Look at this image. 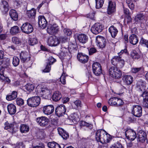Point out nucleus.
<instances>
[{"instance_id":"1","label":"nucleus","mask_w":148,"mask_h":148,"mask_svg":"<svg viewBox=\"0 0 148 148\" xmlns=\"http://www.w3.org/2000/svg\"><path fill=\"white\" fill-rule=\"evenodd\" d=\"M95 138L98 142L106 144L112 140L111 136L103 130H98L96 132Z\"/></svg>"},{"instance_id":"2","label":"nucleus","mask_w":148,"mask_h":148,"mask_svg":"<svg viewBox=\"0 0 148 148\" xmlns=\"http://www.w3.org/2000/svg\"><path fill=\"white\" fill-rule=\"evenodd\" d=\"M40 99L39 96H33L29 98L27 100V104L31 107H36L40 103Z\"/></svg>"},{"instance_id":"3","label":"nucleus","mask_w":148,"mask_h":148,"mask_svg":"<svg viewBox=\"0 0 148 148\" xmlns=\"http://www.w3.org/2000/svg\"><path fill=\"white\" fill-rule=\"evenodd\" d=\"M109 74L110 76L119 79L122 76V72L116 67L112 66L109 69Z\"/></svg>"},{"instance_id":"4","label":"nucleus","mask_w":148,"mask_h":148,"mask_svg":"<svg viewBox=\"0 0 148 148\" xmlns=\"http://www.w3.org/2000/svg\"><path fill=\"white\" fill-rule=\"evenodd\" d=\"M108 103L111 106H119L122 105L124 103L123 101L120 98L114 97L110 99L108 101Z\"/></svg>"},{"instance_id":"5","label":"nucleus","mask_w":148,"mask_h":148,"mask_svg":"<svg viewBox=\"0 0 148 148\" xmlns=\"http://www.w3.org/2000/svg\"><path fill=\"white\" fill-rule=\"evenodd\" d=\"M21 29L22 32L27 34L31 33L33 31L32 26L28 23H25L23 24Z\"/></svg>"},{"instance_id":"6","label":"nucleus","mask_w":148,"mask_h":148,"mask_svg":"<svg viewBox=\"0 0 148 148\" xmlns=\"http://www.w3.org/2000/svg\"><path fill=\"white\" fill-rule=\"evenodd\" d=\"M49 121V119L44 116L38 117L36 119V121L38 124L42 127L46 126L48 124Z\"/></svg>"},{"instance_id":"7","label":"nucleus","mask_w":148,"mask_h":148,"mask_svg":"<svg viewBox=\"0 0 148 148\" xmlns=\"http://www.w3.org/2000/svg\"><path fill=\"white\" fill-rule=\"evenodd\" d=\"M125 134L127 138L131 140H134L136 137V132L132 129H127L125 131Z\"/></svg>"},{"instance_id":"8","label":"nucleus","mask_w":148,"mask_h":148,"mask_svg":"<svg viewBox=\"0 0 148 148\" xmlns=\"http://www.w3.org/2000/svg\"><path fill=\"white\" fill-rule=\"evenodd\" d=\"M92 68L93 73L96 75L99 76L102 73L101 66L99 63H94L92 65Z\"/></svg>"},{"instance_id":"9","label":"nucleus","mask_w":148,"mask_h":148,"mask_svg":"<svg viewBox=\"0 0 148 148\" xmlns=\"http://www.w3.org/2000/svg\"><path fill=\"white\" fill-rule=\"evenodd\" d=\"M142 107L139 105L133 106L132 113L136 117H140L142 115Z\"/></svg>"},{"instance_id":"10","label":"nucleus","mask_w":148,"mask_h":148,"mask_svg":"<svg viewBox=\"0 0 148 148\" xmlns=\"http://www.w3.org/2000/svg\"><path fill=\"white\" fill-rule=\"evenodd\" d=\"M47 42L50 46H55L60 44V41L59 38L56 37L51 36L48 39Z\"/></svg>"},{"instance_id":"11","label":"nucleus","mask_w":148,"mask_h":148,"mask_svg":"<svg viewBox=\"0 0 148 148\" xmlns=\"http://www.w3.org/2000/svg\"><path fill=\"white\" fill-rule=\"evenodd\" d=\"M102 29V26L99 23H96L91 28V31L93 34H97L101 32Z\"/></svg>"},{"instance_id":"12","label":"nucleus","mask_w":148,"mask_h":148,"mask_svg":"<svg viewBox=\"0 0 148 148\" xmlns=\"http://www.w3.org/2000/svg\"><path fill=\"white\" fill-rule=\"evenodd\" d=\"M96 42L98 47L100 48H103L106 46V39L102 36H98L96 38Z\"/></svg>"},{"instance_id":"13","label":"nucleus","mask_w":148,"mask_h":148,"mask_svg":"<svg viewBox=\"0 0 148 148\" xmlns=\"http://www.w3.org/2000/svg\"><path fill=\"white\" fill-rule=\"evenodd\" d=\"M66 111L65 106L61 105L58 106L55 109L56 114L58 116L63 115Z\"/></svg>"},{"instance_id":"14","label":"nucleus","mask_w":148,"mask_h":148,"mask_svg":"<svg viewBox=\"0 0 148 148\" xmlns=\"http://www.w3.org/2000/svg\"><path fill=\"white\" fill-rule=\"evenodd\" d=\"M61 49V51L60 54V56L61 58H64L65 57H67V56H68L69 57H70L71 52L67 47H62Z\"/></svg>"},{"instance_id":"15","label":"nucleus","mask_w":148,"mask_h":148,"mask_svg":"<svg viewBox=\"0 0 148 148\" xmlns=\"http://www.w3.org/2000/svg\"><path fill=\"white\" fill-rule=\"evenodd\" d=\"M79 117L77 114L76 113H74L71 114L69 119H67L68 122H69L70 125H73V123H77L79 121Z\"/></svg>"},{"instance_id":"16","label":"nucleus","mask_w":148,"mask_h":148,"mask_svg":"<svg viewBox=\"0 0 148 148\" xmlns=\"http://www.w3.org/2000/svg\"><path fill=\"white\" fill-rule=\"evenodd\" d=\"M20 56L21 61L23 62H27L30 60V57L26 51H22L20 53Z\"/></svg>"},{"instance_id":"17","label":"nucleus","mask_w":148,"mask_h":148,"mask_svg":"<svg viewBox=\"0 0 148 148\" xmlns=\"http://www.w3.org/2000/svg\"><path fill=\"white\" fill-rule=\"evenodd\" d=\"M116 4L115 2L109 1L108 3L107 13L109 14H111L114 12L115 10Z\"/></svg>"},{"instance_id":"18","label":"nucleus","mask_w":148,"mask_h":148,"mask_svg":"<svg viewBox=\"0 0 148 148\" xmlns=\"http://www.w3.org/2000/svg\"><path fill=\"white\" fill-rule=\"evenodd\" d=\"M38 23L40 27L45 28L47 25V22L44 16H39L38 17Z\"/></svg>"},{"instance_id":"19","label":"nucleus","mask_w":148,"mask_h":148,"mask_svg":"<svg viewBox=\"0 0 148 148\" xmlns=\"http://www.w3.org/2000/svg\"><path fill=\"white\" fill-rule=\"evenodd\" d=\"M54 110V107L53 105H48L43 107V111L45 114L48 115L52 114Z\"/></svg>"},{"instance_id":"20","label":"nucleus","mask_w":148,"mask_h":148,"mask_svg":"<svg viewBox=\"0 0 148 148\" xmlns=\"http://www.w3.org/2000/svg\"><path fill=\"white\" fill-rule=\"evenodd\" d=\"M137 140L142 143L144 142L147 138L146 133L143 131H140L137 135Z\"/></svg>"},{"instance_id":"21","label":"nucleus","mask_w":148,"mask_h":148,"mask_svg":"<svg viewBox=\"0 0 148 148\" xmlns=\"http://www.w3.org/2000/svg\"><path fill=\"white\" fill-rule=\"evenodd\" d=\"M77 58L81 62L85 63L88 62V57L84 54L80 53L78 54Z\"/></svg>"},{"instance_id":"22","label":"nucleus","mask_w":148,"mask_h":148,"mask_svg":"<svg viewBox=\"0 0 148 148\" xmlns=\"http://www.w3.org/2000/svg\"><path fill=\"white\" fill-rule=\"evenodd\" d=\"M4 125V128L5 129L8 130L9 132L12 133H13L16 132V130L14 127V124L9 123L7 121L5 123Z\"/></svg>"},{"instance_id":"23","label":"nucleus","mask_w":148,"mask_h":148,"mask_svg":"<svg viewBox=\"0 0 148 148\" xmlns=\"http://www.w3.org/2000/svg\"><path fill=\"white\" fill-rule=\"evenodd\" d=\"M133 78L130 75H124L123 78V81L124 84L126 85H130L133 81Z\"/></svg>"},{"instance_id":"24","label":"nucleus","mask_w":148,"mask_h":148,"mask_svg":"<svg viewBox=\"0 0 148 148\" xmlns=\"http://www.w3.org/2000/svg\"><path fill=\"white\" fill-rule=\"evenodd\" d=\"M57 130L59 134L63 139L66 140L69 137V134L63 129L61 127H58Z\"/></svg>"},{"instance_id":"25","label":"nucleus","mask_w":148,"mask_h":148,"mask_svg":"<svg viewBox=\"0 0 148 148\" xmlns=\"http://www.w3.org/2000/svg\"><path fill=\"white\" fill-rule=\"evenodd\" d=\"M41 94L45 99H48L50 96L51 93L50 90L47 88H42L41 90Z\"/></svg>"},{"instance_id":"26","label":"nucleus","mask_w":148,"mask_h":148,"mask_svg":"<svg viewBox=\"0 0 148 148\" xmlns=\"http://www.w3.org/2000/svg\"><path fill=\"white\" fill-rule=\"evenodd\" d=\"M9 15L12 19L14 21H17L18 18V14L16 10L12 9L10 10Z\"/></svg>"},{"instance_id":"27","label":"nucleus","mask_w":148,"mask_h":148,"mask_svg":"<svg viewBox=\"0 0 148 148\" xmlns=\"http://www.w3.org/2000/svg\"><path fill=\"white\" fill-rule=\"evenodd\" d=\"M137 36L134 34L131 35L129 37V42L130 43L133 45H136L138 42Z\"/></svg>"},{"instance_id":"28","label":"nucleus","mask_w":148,"mask_h":148,"mask_svg":"<svg viewBox=\"0 0 148 148\" xmlns=\"http://www.w3.org/2000/svg\"><path fill=\"white\" fill-rule=\"evenodd\" d=\"M79 42L82 43H85L88 41V37L85 34H81L77 36Z\"/></svg>"},{"instance_id":"29","label":"nucleus","mask_w":148,"mask_h":148,"mask_svg":"<svg viewBox=\"0 0 148 148\" xmlns=\"http://www.w3.org/2000/svg\"><path fill=\"white\" fill-rule=\"evenodd\" d=\"M7 109L9 113L10 114H14L16 112V108L13 104H10L8 105Z\"/></svg>"},{"instance_id":"30","label":"nucleus","mask_w":148,"mask_h":148,"mask_svg":"<svg viewBox=\"0 0 148 148\" xmlns=\"http://www.w3.org/2000/svg\"><path fill=\"white\" fill-rule=\"evenodd\" d=\"M58 30V26L56 25H53L48 27L47 29V31L48 33H51L53 34L56 33Z\"/></svg>"},{"instance_id":"31","label":"nucleus","mask_w":148,"mask_h":148,"mask_svg":"<svg viewBox=\"0 0 148 148\" xmlns=\"http://www.w3.org/2000/svg\"><path fill=\"white\" fill-rule=\"evenodd\" d=\"M9 5L8 2L5 1H2V3L0 6V8L1 10L4 12H7L8 10Z\"/></svg>"},{"instance_id":"32","label":"nucleus","mask_w":148,"mask_h":148,"mask_svg":"<svg viewBox=\"0 0 148 148\" xmlns=\"http://www.w3.org/2000/svg\"><path fill=\"white\" fill-rule=\"evenodd\" d=\"M108 30L113 38L115 37L118 32L116 28L113 25L111 26L109 28Z\"/></svg>"},{"instance_id":"33","label":"nucleus","mask_w":148,"mask_h":148,"mask_svg":"<svg viewBox=\"0 0 148 148\" xmlns=\"http://www.w3.org/2000/svg\"><path fill=\"white\" fill-rule=\"evenodd\" d=\"M62 96L60 92L58 91L55 92L52 96V99L53 101H57L59 100L62 98Z\"/></svg>"},{"instance_id":"34","label":"nucleus","mask_w":148,"mask_h":148,"mask_svg":"<svg viewBox=\"0 0 148 148\" xmlns=\"http://www.w3.org/2000/svg\"><path fill=\"white\" fill-rule=\"evenodd\" d=\"M4 69L3 68H2L1 69H0V79L8 83L10 82V80L8 77L4 76Z\"/></svg>"},{"instance_id":"35","label":"nucleus","mask_w":148,"mask_h":148,"mask_svg":"<svg viewBox=\"0 0 148 148\" xmlns=\"http://www.w3.org/2000/svg\"><path fill=\"white\" fill-rule=\"evenodd\" d=\"M146 89V88L144 86H142L140 88V90L141 91H143V93L141 95V96L143 97V101L148 99V92L144 91Z\"/></svg>"},{"instance_id":"36","label":"nucleus","mask_w":148,"mask_h":148,"mask_svg":"<svg viewBox=\"0 0 148 148\" xmlns=\"http://www.w3.org/2000/svg\"><path fill=\"white\" fill-rule=\"evenodd\" d=\"M17 93L16 92L14 91L11 94L7 95L6 99L8 101H11L15 99L17 97Z\"/></svg>"},{"instance_id":"37","label":"nucleus","mask_w":148,"mask_h":148,"mask_svg":"<svg viewBox=\"0 0 148 148\" xmlns=\"http://www.w3.org/2000/svg\"><path fill=\"white\" fill-rule=\"evenodd\" d=\"M20 130L21 133H26L29 131V128L28 125L23 124L20 126Z\"/></svg>"},{"instance_id":"38","label":"nucleus","mask_w":148,"mask_h":148,"mask_svg":"<svg viewBox=\"0 0 148 148\" xmlns=\"http://www.w3.org/2000/svg\"><path fill=\"white\" fill-rule=\"evenodd\" d=\"M1 62L2 66L1 67L0 69L3 68L4 71L5 68H6L10 65V60L8 58H4Z\"/></svg>"},{"instance_id":"39","label":"nucleus","mask_w":148,"mask_h":148,"mask_svg":"<svg viewBox=\"0 0 148 148\" xmlns=\"http://www.w3.org/2000/svg\"><path fill=\"white\" fill-rule=\"evenodd\" d=\"M130 56L134 60H138L140 57V54L135 50H133L131 52Z\"/></svg>"},{"instance_id":"40","label":"nucleus","mask_w":148,"mask_h":148,"mask_svg":"<svg viewBox=\"0 0 148 148\" xmlns=\"http://www.w3.org/2000/svg\"><path fill=\"white\" fill-rule=\"evenodd\" d=\"M135 0H126V2L128 5L129 8L132 10L134 9Z\"/></svg>"},{"instance_id":"41","label":"nucleus","mask_w":148,"mask_h":148,"mask_svg":"<svg viewBox=\"0 0 148 148\" xmlns=\"http://www.w3.org/2000/svg\"><path fill=\"white\" fill-rule=\"evenodd\" d=\"M20 31L19 27L15 26L12 27L10 30V33L12 34H16L18 33Z\"/></svg>"},{"instance_id":"42","label":"nucleus","mask_w":148,"mask_h":148,"mask_svg":"<svg viewBox=\"0 0 148 148\" xmlns=\"http://www.w3.org/2000/svg\"><path fill=\"white\" fill-rule=\"evenodd\" d=\"M144 18V15L142 14H138L136 15L134 18L136 22L140 23Z\"/></svg>"},{"instance_id":"43","label":"nucleus","mask_w":148,"mask_h":148,"mask_svg":"<svg viewBox=\"0 0 148 148\" xmlns=\"http://www.w3.org/2000/svg\"><path fill=\"white\" fill-rule=\"evenodd\" d=\"M36 11L34 8L27 11V14L29 18L33 17L35 16L36 14Z\"/></svg>"},{"instance_id":"44","label":"nucleus","mask_w":148,"mask_h":148,"mask_svg":"<svg viewBox=\"0 0 148 148\" xmlns=\"http://www.w3.org/2000/svg\"><path fill=\"white\" fill-rule=\"evenodd\" d=\"M119 56H115L111 60V63L115 66L116 67L118 64V61L119 60Z\"/></svg>"},{"instance_id":"45","label":"nucleus","mask_w":148,"mask_h":148,"mask_svg":"<svg viewBox=\"0 0 148 148\" xmlns=\"http://www.w3.org/2000/svg\"><path fill=\"white\" fill-rule=\"evenodd\" d=\"M35 88L34 85L32 84H28L25 86L26 89L29 92L32 91Z\"/></svg>"},{"instance_id":"46","label":"nucleus","mask_w":148,"mask_h":148,"mask_svg":"<svg viewBox=\"0 0 148 148\" xmlns=\"http://www.w3.org/2000/svg\"><path fill=\"white\" fill-rule=\"evenodd\" d=\"M80 125L81 127H89L90 128H92V125L90 123H87L86 121H81L80 123Z\"/></svg>"},{"instance_id":"47","label":"nucleus","mask_w":148,"mask_h":148,"mask_svg":"<svg viewBox=\"0 0 148 148\" xmlns=\"http://www.w3.org/2000/svg\"><path fill=\"white\" fill-rule=\"evenodd\" d=\"M95 1L96 8L99 9L102 6L104 3V0H95Z\"/></svg>"},{"instance_id":"48","label":"nucleus","mask_w":148,"mask_h":148,"mask_svg":"<svg viewBox=\"0 0 148 148\" xmlns=\"http://www.w3.org/2000/svg\"><path fill=\"white\" fill-rule=\"evenodd\" d=\"M20 62L19 59L16 56L13 57L12 60V64L13 66L16 67L18 66Z\"/></svg>"},{"instance_id":"49","label":"nucleus","mask_w":148,"mask_h":148,"mask_svg":"<svg viewBox=\"0 0 148 148\" xmlns=\"http://www.w3.org/2000/svg\"><path fill=\"white\" fill-rule=\"evenodd\" d=\"M95 12L92 10L86 15V16L92 20H95Z\"/></svg>"},{"instance_id":"50","label":"nucleus","mask_w":148,"mask_h":148,"mask_svg":"<svg viewBox=\"0 0 148 148\" xmlns=\"http://www.w3.org/2000/svg\"><path fill=\"white\" fill-rule=\"evenodd\" d=\"M38 41L36 38H30L29 40V44L31 45H33L37 43Z\"/></svg>"},{"instance_id":"51","label":"nucleus","mask_w":148,"mask_h":148,"mask_svg":"<svg viewBox=\"0 0 148 148\" xmlns=\"http://www.w3.org/2000/svg\"><path fill=\"white\" fill-rule=\"evenodd\" d=\"M110 148H122V146L119 142H117L112 145Z\"/></svg>"},{"instance_id":"52","label":"nucleus","mask_w":148,"mask_h":148,"mask_svg":"<svg viewBox=\"0 0 148 148\" xmlns=\"http://www.w3.org/2000/svg\"><path fill=\"white\" fill-rule=\"evenodd\" d=\"M12 41L13 43L17 45H19L21 43V41L19 39L16 37H12Z\"/></svg>"},{"instance_id":"53","label":"nucleus","mask_w":148,"mask_h":148,"mask_svg":"<svg viewBox=\"0 0 148 148\" xmlns=\"http://www.w3.org/2000/svg\"><path fill=\"white\" fill-rule=\"evenodd\" d=\"M16 101L17 104L19 106H22L24 103V100L21 98H18L16 99Z\"/></svg>"},{"instance_id":"54","label":"nucleus","mask_w":148,"mask_h":148,"mask_svg":"<svg viewBox=\"0 0 148 148\" xmlns=\"http://www.w3.org/2000/svg\"><path fill=\"white\" fill-rule=\"evenodd\" d=\"M119 56L120 59H119V61H118V64L120 65L119 67L120 68H122L124 65L125 61L123 59H121V56Z\"/></svg>"},{"instance_id":"55","label":"nucleus","mask_w":148,"mask_h":148,"mask_svg":"<svg viewBox=\"0 0 148 148\" xmlns=\"http://www.w3.org/2000/svg\"><path fill=\"white\" fill-rule=\"evenodd\" d=\"M65 78L66 76L65 74L63 73L60 78V81L63 84H66Z\"/></svg>"},{"instance_id":"56","label":"nucleus","mask_w":148,"mask_h":148,"mask_svg":"<svg viewBox=\"0 0 148 148\" xmlns=\"http://www.w3.org/2000/svg\"><path fill=\"white\" fill-rule=\"evenodd\" d=\"M56 60L52 57H51L49 58L48 59V61L47 62V64L49 65H51L54 62H55Z\"/></svg>"},{"instance_id":"57","label":"nucleus","mask_w":148,"mask_h":148,"mask_svg":"<svg viewBox=\"0 0 148 148\" xmlns=\"http://www.w3.org/2000/svg\"><path fill=\"white\" fill-rule=\"evenodd\" d=\"M51 66L50 65L47 64L45 68L42 70V72L44 73L49 72L51 70Z\"/></svg>"},{"instance_id":"58","label":"nucleus","mask_w":148,"mask_h":148,"mask_svg":"<svg viewBox=\"0 0 148 148\" xmlns=\"http://www.w3.org/2000/svg\"><path fill=\"white\" fill-rule=\"evenodd\" d=\"M15 148H25V147L23 143L21 142L16 143Z\"/></svg>"},{"instance_id":"59","label":"nucleus","mask_w":148,"mask_h":148,"mask_svg":"<svg viewBox=\"0 0 148 148\" xmlns=\"http://www.w3.org/2000/svg\"><path fill=\"white\" fill-rule=\"evenodd\" d=\"M64 32L66 35L68 36H70L72 33L71 30L68 29H64Z\"/></svg>"},{"instance_id":"60","label":"nucleus","mask_w":148,"mask_h":148,"mask_svg":"<svg viewBox=\"0 0 148 148\" xmlns=\"http://www.w3.org/2000/svg\"><path fill=\"white\" fill-rule=\"evenodd\" d=\"M140 42L141 43L145 45L146 46L148 45V40H146L143 38H141Z\"/></svg>"},{"instance_id":"61","label":"nucleus","mask_w":148,"mask_h":148,"mask_svg":"<svg viewBox=\"0 0 148 148\" xmlns=\"http://www.w3.org/2000/svg\"><path fill=\"white\" fill-rule=\"evenodd\" d=\"M141 67L133 68L131 69L132 72L133 73H136L141 69Z\"/></svg>"},{"instance_id":"62","label":"nucleus","mask_w":148,"mask_h":148,"mask_svg":"<svg viewBox=\"0 0 148 148\" xmlns=\"http://www.w3.org/2000/svg\"><path fill=\"white\" fill-rule=\"evenodd\" d=\"M97 51V50L94 47L91 48L89 50V54L92 55L94 53H95Z\"/></svg>"},{"instance_id":"63","label":"nucleus","mask_w":148,"mask_h":148,"mask_svg":"<svg viewBox=\"0 0 148 148\" xmlns=\"http://www.w3.org/2000/svg\"><path fill=\"white\" fill-rule=\"evenodd\" d=\"M74 103L77 107H81V102L79 100H77L74 102Z\"/></svg>"},{"instance_id":"64","label":"nucleus","mask_w":148,"mask_h":148,"mask_svg":"<svg viewBox=\"0 0 148 148\" xmlns=\"http://www.w3.org/2000/svg\"><path fill=\"white\" fill-rule=\"evenodd\" d=\"M56 143L54 142H49L47 144L48 147L49 148H54Z\"/></svg>"}]
</instances>
